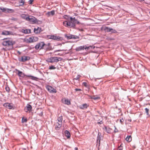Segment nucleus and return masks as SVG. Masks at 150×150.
Returning <instances> with one entry per match:
<instances>
[{
	"mask_svg": "<svg viewBox=\"0 0 150 150\" xmlns=\"http://www.w3.org/2000/svg\"><path fill=\"white\" fill-rule=\"evenodd\" d=\"M23 149H24V150L26 149H25V148H24H24H23Z\"/></svg>",
	"mask_w": 150,
	"mask_h": 150,
	"instance_id": "obj_58",
	"label": "nucleus"
},
{
	"mask_svg": "<svg viewBox=\"0 0 150 150\" xmlns=\"http://www.w3.org/2000/svg\"><path fill=\"white\" fill-rule=\"evenodd\" d=\"M21 31L22 33L25 34H28L31 33V30L29 29H22Z\"/></svg>",
	"mask_w": 150,
	"mask_h": 150,
	"instance_id": "obj_19",
	"label": "nucleus"
},
{
	"mask_svg": "<svg viewBox=\"0 0 150 150\" xmlns=\"http://www.w3.org/2000/svg\"><path fill=\"white\" fill-rule=\"evenodd\" d=\"M30 59V57H29L24 56L21 57V59L19 60V61L22 62H25L29 60Z\"/></svg>",
	"mask_w": 150,
	"mask_h": 150,
	"instance_id": "obj_13",
	"label": "nucleus"
},
{
	"mask_svg": "<svg viewBox=\"0 0 150 150\" xmlns=\"http://www.w3.org/2000/svg\"><path fill=\"white\" fill-rule=\"evenodd\" d=\"M48 38L50 39L59 41L61 40V37H57L54 35H50L49 36Z\"/></svg>",
	"mask_w": 150,
	"mask_h": 150,
	"instance_id": "obj_12",
	"label": "nucleus"
},
{
	"mask_svg": "<svg viewBox=\"0 0 150 150\" xmlns=\"http://www.w3.org/2000/svg\"><path fill=\"white\" fill-rule=\"evenodd\" d=\"M128 142H130L132 140V137L131 136H127L125 139Z\"/></svg>",
	"mask_w": 150,
	"mask_h": 150,
	"instance_id": "obj_26",
	"label": "nucleus"
},
{
	"mask_svg": "<svg viewBox=\"0 0 150 150\" xmlns=\"http://www.w3.org/2000/svg\"><path fill=\"white\" fill-rule=\"evenodd\" d=\"M39 44L40 46V49H42L43 47L45 45L43 42H40V43H39Z\"/></svg>",
	"mask_w": 150,
	"mask_h": 150,
	"instance_id": "obj_28",
	"label": "nucleus"
},
{
	"mask_svg": "<svg viewBox=\"0 0 150 150\" xmlns=\"http://www.w3.org/2000/svg\"><path fill=\"white\" fill-rule=\"evenodd\" d=\"M15 70L18 71V73L17 74V75L19 77H24L25 76L26 77H30L31 79L33 80H36L37 79H38V78L37 77H35L33 76H32L30 75H25L24 73H23L22 72L17 69H16Z\"/></svg>",
	"mask_w": 150,
	"mask_h": 150,
	"instance_id": "obj_1",
	"label": "nucleus"
},
{
	"mask_svg": "<svg viewBox=\"0 0 150 150\" xmlns=\"http://www.w3.org/2000/svg\"><path fill=\"white\" fill-rule=\"evenodd\" d=\"M26 20L29 21L32 24H34L38 22L36 18L31 16H28V18H26Z\"/></svg>",
	"mask_w": 150,
	"mask_h": 150,
	"instance_id": "obj_5",
	"label": "nucleus"
},
{
	"mask_svg": "<svg viewBox=\"0 0 150 150\" xmlns=\"http://www.w3.org/2000/svg\"><path fill=\"white\" fill-rule=\"evenodd\" d=\"M106 132L108 133H109V134L110 133H111V129L109 127H108L107 130L106 131Z\"/></svg>",
	"mask_w": 150,
	"mask_h": 150,
	"instance_id": "obj_35",
	"label": "nucleus"
},
{
	"mask_svg": "<svg viewBox=\"0 0 150 150\" xmlns=\"http://www.w3.org/2000/svg\"><path fill=\"white\" fill-rule=\"evenodd\" d=\"M104 30L107 32H110L111 31V28H109L108 27H105L104 28Z\"/></svg>",
	"mask_w": 150,
	"mask_h": 150,
	"instance_id": "obj_25",
	"label": "nucleus"
},
{
	"mask_svg": "<svg viewBox=\"0 0 150 150\" xmlns=\"http://www.w3.org/2000/svg\"><path fill=\"white\" fill-rule=\"evenodd\" d=\"M62 116H60L57 119V120L58 121V122H61V123H62Z\"/></svg>",
	"mask_w": 150,
	"mask_h": 150,
	"instance_id": "obj_29",
	"label": "nucleus"
},
{
	"mask_svg": "<svg viewBox=\"0 0 150 150\" xmlns=\"http://www.w3.org/2000/svg\"><path fill=\"white\" fill-rule=\"evenodd\" d=\"M124 121V120L123 118H122L120 120V122L121 124H122V123Z\"/></svg>",
	"mask_w": 150,
	"mask_h": 150,
	"instance_id": "obj_45",
	"label": "nucleus"
},
{
	"mask_svg": "<svg viewBox=\"0 0 150 150\" xmlns=\"http://www.w3.org/2000/svg\"><path fill=\"white\" fill-rule=\"evenodd\" d=\"M69 23L70 25H69V27L74 29H76V24H79L80 23L79 22L75 19V18H72V17L70 18V21H69Z\"/></svg>",
	"mask_w": 150,
	"mask_h": 150,
	"instance_id": "obj_2",
	"label": "nucleus"
},
{
	"mask_svg": "<svg viewBox=\"0 0 150 150\" xmlns=\"http://www.w3.org/2000/svg\"><path fill=\"white\" fill-rule=\"evenodd\" d=\"M27 121V120L26 118H24V117H23L22 118V123H25Z\"/></svg>",
	"mask_w": 150,
	"mask_h": 150,
	"instance_id": "obj_34",
	"label": "nucleus"
},
{
	"mask_svg": "<svg viewBox=\"0 0 150 150\" xmlns=\"http://www.w3.org/2000/svg\"><path fill=\"white\" fill-rule=\"evenodd\" d=\"M62 58L60 57H51L48 59V62L51 63L54 62H57L59 61H61Z\"/></svg>",
	"mask_w": 150,
	"mask_h": 150,
	"instance_id": "obj_4",
	"label": "nucleus"
},
{
	"mask_svg": "<svg viewBox=\"0 0 150 150\" xmlns=\"http://www.w3.org/2000/svg\"><path fill=\"white\" fill-rule=\"evenodd\" d=\"M60 54H55V55H59Z\"/></svg>",
	"mask_w": 150,
	"mask_h": 150,
	"instance_id": "obj_55",
	"label": "nucleus"
},
{
	"mask_svg": "<svg viewBox=\"0 0 150 150\" xmlns=\"http://www.w3.org/2000/svg\"><path fill=\"white\" fill-rule=\"evenodd\" d=\"M34 0H29L28 1L29 4H32Z\"/></svg>",
	"mask_w": 150,
	"mask_h": 150,
	"instance_id": "obj_42",
	"label": "nucleus"
},
{
	"mask_svg": "<svg viewBox=\"0 0 150 150\" xmlns=\"http://www.w3.org/2000/svg\"><path fill=\"white\" fill-rule=\"evenodd\" d=\"M0 9L2 11V12L7 13H12L14 12V10L11 9L0 7Z\"/></svg>",
	"mask_w": 150,
	"mask_h": 150,
	"instance_id": "obj_6",
	"label": "nucleus"
},
{
	"mask_svg": "<svg viewBox=\"0 0 150 150\" xmlns=\"http://www.w3.org/2000/svg\"><path fill=\"white\" fill-rule=\"evenodd\" d=\"M33 39V37L32 36L26 39L25 40V41L27 43H30L31 42H34Z\"/></svg>",
	"mask_w": 150,
	"mask_h": 150,
	"instance_id": "obj_15",
	"label": "nucleus"
},
{
	"mask_svg": "<svg viewBox=\"0 0 150 150\" xmlns=\"http://www.w3.org/2000/svg\"><path fill=\"white\" fill-rule=\"evenodd\" d=\"M65 37L66 38L68 39H76L79 38L78 36L75 35H73L71 34H68L65 35Z\"/></svg>",
	"mask_w": 150,
	"mask_h": 150,
	"instance_id": "obj_8",
	"label": "nucleus"
},
{
	"mask_svg": "<svg viewBox=\"0 0 150 150\" xmlns=\"http://www.w3.org/2000/svg\"><path fill=\"white\" fill-rule=\"evenodd\" d=\"M121 144L120 146L118 147L117 150H122V148L121 146Z\"/></svg>",
	"mask_w": 150,
	"mask_h": 150,
	"instance_id": "obj_43",
	"label": "nucleus"
},
{
	"mask_svg": "<svg viewBox=\"0 0 150 150\" xmlns=\"http://www.w3.org/2000/svg\"><path fill=\"white\" fill-rule=\"evenodd\" d=\"M69 21H65L63 22V25L67 27H69Z\"/></svg>",
	"mask_w": 150,
	"mask_h": 150,
	"instance_id": "obj_24",
	"label": "nucleus"
},
{
	"mask_svg": "<svg viewBox=\"0 0 150 150\" xmlns=\"http://www.w3.org/2000/svg\"><path fill=\"white\" fill-rule=\"evenodd\" d=\"M112 33H117V31L114 29H113L112 28H111V31Z\"/></svg>",
	"mask_w": 150,
	"mask_h": 150,
	"instance_id": "obj_38",
	"label": "nucleus"
},
{
	"mask_svg": "<svg viewBox=\"0 0 150 150\" xmlns=\"http://www.w3.org/2000/svg\"><path fill=\"white\" fill-rule=\"evenodd\" d=\"M38 38L37 37H33V39L34 42L37 41L38 40Z\"/></svg>",
	"mask_w": 150,
	"mask_h": 150,
	"instance_id": "obj_40",
	"label": "nucleus"
},
{
	"mask_svg": "<svg viewBox=\"0 0 150 150\" xmlns=\"http://www.w3.org/2000/svg\"><path fill=\"white\" fill-rule=\"evenodd\" d=\"M140 1H144V0H140Z\"/></svg>",
	"mask_w": 150,
	"mask_h": 150,
	"instance_id": "obj_54",
	"label": "nucleus"
},
{
	"mask_svg": "<svg viewBox=\"0 0 150 150\" xmlns=\"http://www.w3.org/2000/svg\"><path fill=\"white\" fill-rule=\"evenodd\" d=\"M65 136L67 137V138H69L70 137L71 135L69 131L67 130H66L64 132Z\"/></svg>",
	"mask_w": 150,
	"mask_h": 150,
	"instance_id": "obj_21",
	"label": "nucleus"
},
{
	"mask_svg": "<svg viewBox=\"0 0 150 150\" xmlns=\"http://www.w3.org/2000/svg\"><path fill=\"white\" fill-rule=\"evenodd\" d=\"M108 128V127H106V126H105L103 128V129L105 130L106 131L107 130V129Z\"/></svg>",
	"mask_w": 150,
	"mask_h": 150,
	"instance_id": "obj_46",
	"label": "nucleus"
},
{
	"mask_svg": "<svg viewBox=\"0 0 150 150\" xmlns=\"http://www.w3.org/2000/svg\"><path fill=\"white\" fill-rule=\"evenodd\" d=\"M93 88H95V89H96V88L95 87H93Z\"/></svg>",
	"mask_w": 150,
	"mask_h": 150,
	"instance_id": "obj_57",
	"label": "nucleus"
},
{
	"mask_svg": "<svg viewBox=\"0 0 150 150\" xmlns=\"http://www.w3.org/2000/svg\"><path fill=\"white\" fill-rule=\"evenodd\" d=\"M46 89L50 93H55L57 92V91L54 88L50 86H47Z\"/></svg>",
	"mask_w": 150,
	"mask_h": 150,
	"instance_id": "obj_7",
	"label": "nucleus"
},
{
	"mask_svg": "<svg viewBox=\"0 0 150 150\" xmlns=\"http://www.w3.org/2000/svg\"><path fill=\"white\" fill-rule=\"evenodd\" d=\"M75 91H81V89H80L77 88H75Z\"/></svg>",
	"mask_w": 150,
	"mask_h": 150,
	"instance_id": "obj_47",
	"label": "nucleus"
},
{
	"mask_svg": "<svg viewBox=\"0 0 150 150\" xmlns=\"http://www.w3.org/2000/svg\"><path fill=\"white\" fill-rule=\"evenodd\" d=\"M95 47L94 46H88V47H86V46L85 48V50H88V49H90V48L91 49H94Z\"/></svg>",
	"mask_w": 150,
	"mask_h": 150,
	"instance_id": "obj_30",
	"label": "nucleus"
},
{
	"mask_svg": "<svg viewBox=\"0 0 150 150\" xmlns=\"http://www.w3.org/2000/svg\"><path fill=\"white\" fill-rule=\"evenodd\" d=\"M79 75H78L76 78H75L74 79H76V80H77V79H78L79 78Z\"/></svg>",
	"mask_w": 150,
	"mask_h": 150,
	"instance_id": "obj_51",
	"label": "nucleus"
},
{
	"mask_svg": "<svg viewBox=\"0 0 150 150\" xmlns=\"http://www.w3.org/2000/svg\"><path fill=\"white\" fill-rule=\"evenodd\" d=\"M5 89L6 90V91L8 92H9L10 91V88L8 86H6Z\"/></svg>",
	"mask_w": 150,
	"mask_h": 150,
	"instance_id": "obj_37",
	"label": "nucleus"
},
{
	"mask_svg": "<svg viewBox=\"0 0 150 150\" xmlns=\"http://www.w3.org/2000/svg\"><path fill=\"white\" fill-rule=\"evenodd\" d=\"M118 132V130L116 129V127H115V129L114 130V132Z\"/></svg>",
	"mask_w": 150,
	"mask_h": 150,
	"instance_id": "obj_52",
	"label": "nucleus"
},
{
	"mask_svg": "<svg viewBox=\"0 0 150 150\" xmlns=\"http://www.w3.org/2000/svg\"><path fill=\"white\" fill-rule=\"evenodd\" d=\"M62 125V123L61 122H57L56 125L55 129L56 130H59Z\"/></svg>",
	"mask_w": 150,
	"mask_h": 150,
	"instance_id": "obj_16",
	"label": "nucleus"
},
{
	"mask_svg": "<svg viewBox=\"0 0 150 150\" xmlns=\"http://www.w3.org/2000/svg\"><path fill=\"white\" fill-rule=\"evenodd\" d=\"M63 17V18L67 20H69V19L70 20V18L71 17L67 15H64Z\"/></svg>",
	"mask_w": 150,
	"mask_h": 150,
	"instance_id": "obj_31",
	"label": "nucleus"
},
{
	"mask_svg": "<svg viewBox=\"0 0 150 150\" xmlns=\"http://www.w3.org/2000/svg\"><path fill=\"white\" fill-rule=\"evenodd\" d=\"M14 42L12 40L6 39L2 42V45L5 46H8L10 47V48H13V45L14 44Z\"/></svg>",
	"mask_w": 150,
	"mask_h": 150,
	"instance_id": "obj_3",
	"label": "nucleus"
},
{
	"mask_svg": "<svg viewBox=\"0 0 150 150\" xmlns=\"http://www.w3.org/2000/svg\"><path fill=\"white\" fill-rule=\"evenodd\" d=\"M32 107L31 105L27 104L26 107L24 108V110L26 112H30L31 111Z\"/></svg>",
	"mask_w": 150,
	"mask_h": 150,
	"instance_id": "obj_11",
	"label": "nucleus"
},
{
	"mask_svg": "<svg viewBox=\"0 0 150 150\" xmlns=\"http://www.w3.org/2000/svg\"><path fill=\"white\" fill-rule=\"evenodd\" d=\"M101 134L99 132L98 133L97 139V144L96 146L98 147V149H99V147L100 146V141L101 139Z\"/></svg>",
	"mask_w": 150,
	"mask_h": 150,
	"instance_id": "obj_10",
	"label": "nucleus"
},
{
	"mask_svg": "<svg viewBox=\"0 0 150 150\" xmlns=\"http://www.w3.org/2000/svg\"><path fill=\"white\" fill-rule=\"evenodd\" d=\"M88 106V105L87 104L85 103L80 106L79 108L81 109H84L87 108Z\"/></svg>",
	"mask_w": 150,
	"mask_h": 150,
	"instance_id": "obj_20",
	"label": "nucleus"
},
{
	"mask_svg": "<svg viewBox=\"0 0 150 150\" xmlns=\"http://www.w3.org/2000/svg\"><path fill=\"white\" fill-rule=\"evenodd\" d=\"M11 32L4 30L2 32L1 34L2 35H8L11 34Z\"/></svg>",
	"mask_w": 150,
	"mask_h": 150,
	"instance_id": "obj_22",
	"label": "nucleus"
},
{
	"mask_svg": "<svg viewBox=\"0 0 150 150\" xmlns=\"http://www.w3.org/2000/svg\"><path fill=\"white\" fill-rule=\"evenodd\" d=\"M75 150H78V148L77 147H75L74 149Z\"/></svg>",
	"mask_w": 150,
	"mask_h": 150,
	"instance_id": "obj_53",
	"label": "nucleus"
},
{
	"mask_svg": "<svg viewBox=\"0 0 150 150\" xmlns=\"http://www.w3.org/2000/svg\"><path fill=\"white\" fill-rule=\"evenodd\" d=\"M18 2L20 4L19 6H23L24 4V1L23 0H18Z\"/></svg>",
	"mask_w": 150,
	"mask_h": 150,
	"instance_id": "obj_23",
	"label": "nucleus"
},
{
	"mask_svg": "<svg viewBox=\"0 0 150 150\" xmlns=\"http://www.w3.org/2000/svg\"><path fill=\"white\" fill-rule=\"evenodd\" d=\"M86 47V45H84L83 46H80L78 47H77L76 48V51H80L82 50H84V49H85V48Z\"/></svg>",
	"mask_w": 150,
	"mask_h": 150,
	"instance_id": "obj_18",
	"label": "nucleus"
},
{
	"mask_svg": "<svg viewBox=\"0 0 150 150\" xmlns=\"http://www.w3.org/2000/svg\"><path fill=\"white\" fill-rule=\"evenodd\" d=\"M149 29H150V27H149Z\"/></svg>",
	"mask_w": 150,
	"mask_h": 150,
	"instance_id": "obj_60",
	"label": "nucleus"
},
{
	"mask_svg": "<svg viewBox=\"0 0 150 150\" xmlns=\"http://www.w3.org/2000/svg\"><path fill=\"white\" fill-rule=\"evenodd\" d=\"M83 86H84L85 87H87V83L86 82H83Z\"/></svg>",
	"mask_w": 150,
	"mask_h": 150,
	"instance_id": "obj_44",
	"label": "nucleus"
},
{
	"mask_svg": "<svg viewBox=\"0 0 150 150\" xmlns=\"http://www.w3.org/2000/svg\"><path fill=\"white\" fill-rule=\"evenodd\" d=\"M149 14H150V11H149Z\"/></svg>",
	"mask_w": 150,
	"mask_h": 150,
	"instance_id": "obj_59",
	"label": "nucleus"
},
{
	"mask_svg": "<svg viewBox=\"0 0 150 150\" xmlns=\"http://www.w3.org/2000/svg\"><path fill=\"white\" fill-rule=\"evenodd\" d=\"M34 31L35 33L38 34L40 33L42 31V30L41 28L38 27L37 28H34Z\"/></svg>",
	"mask_w": 150,
	"mask_h": 150,
	"instance_id": "obj_14",
	"label": "nucleus"
},
{
	"mask_svg": "<svg viewBox=\"0 0 150 150\" xmlns=\"http://www.w3.org/2000/svg\"><path fill=\"white\" fill-rule=\"evenodd\" d=\"M22 17L23 19H25L26 20V18H28V16H27L25 15H23L21 16Z\"/></svg>",
	"mask_w": 150,
	"mask_h": 150,
	"instance_id": "obj_39",
	"label": "nucleus"
},
{
	"mask_svg": "<svg viewBox=\"0 0 150 150\" xmlns=\"http://www.w3.org/2000/svg\"><path fill=\"white\" fill-rule=\"evenodd\" d=\"M55 14V11L54 10H52L48 12L47 13L46 15L48 17H49L51 16H53Z\"/></svg>",
	"mask_w": 150,
	"mask_h": 150,
	"instance_id": "obj_17",
	"label": "nucleus"
},
{
	"mask_svg": "<svg viewBox=\"0 0 150 150\" xmlns=\"http://www.w3.org/2000/svg\"><path fill=\"white\" fill-rule=\"evenodd\" d=\"M91 98L92 99H93L94 100H97L100 98L99 97L93 96H90Z\"/></svg>",
	"mask_w": 150,
	"mask_h": 150,
	"instance_id": "obj_27",
	"label": "nucleus"
},
{
	"mask_svg": "<svg viewBox=\"0 0 150 150\" xmlns=\"http://www.w3.org/2000/svg\"><path fill=\"white\" fill-rule=\"evenodd\" d=\"M35 47L36 50L40 49V46L39 43L35 45Z\"/></svg>",
	"mask_w": 150,
	"mask_h": 150,
	"instance_id": "obj_32",
	"label": "nucleus"
},
{
	"mask_svg": "<svg viewBox=\"0 0 150 150\" xmlns=\"http://www.w3.org/2000/svg\"><path fill=\"white\" fill-rule=\"evenodd\" d=\"M145 112L147 115H149V109L147 108H146L145 109Z\"/></svg>",
	"mask_w": 150,
	"mask_h": 150,
	"instance_id": "obj_41",
	"label": "nucleus"
},
{
	"mask_svg": "<svg viewBox=\"0 0 150 150\" xmlns=\"http://www.w3.org/2000/svg\"><path fill=\"white\" fill-rule=\"evenodd\" d=\"M56 68L54 66L51 65L49 68V69L52 70V69H54Z\"/></svg>",
	"mask_w": 150,
	"mask_h": 150,
	"instance_id": "obj_36",
	"label": "nucleus"
},
{
	"mask_svg": "<svg viewBox=\"0 0 150 150\" xmlns=\"http://www.w3.org/2000/svg\"><path fill=\"white\" fill-rule=\"evenodd\" d=\"M11 19L12 20H14V21H16L17 20V19L16 18H12Z\"/></svg>",
	"mask_w": 150,
	"mask_h": 150,
	"instance_id": "obj_49",
	"label": "nucleus"
},
{
	"mask_svg": "<svg viewBox=\"0 0 150 150\" xmlns=\"http://www.w3.org/2000/svg\"><path fill=\"white\" fill-rule=\"evenodd\" d=\"M65 104L68 105H70L71 104L70 101L68 99L65 100Z\"/></svg>",
	"mask_w": 150,
	"mask_h": 150,
	"instance_id": "obj_33",
	"label": "nucleus"
},
{
	"mask_svg": "<svg viewBox=\"0 0 150 150\" xmlns=\"http://www.w3.org/2000/svg\"><path fill=\"white\" fill-rule=\"evenodd\" d=\"M103 123V122L102 121H100V122H98L97 123L98 124H101Z\"/></svg>",
	"mask_w": 150,
	"mask_h": 150,
	"instance_id": "obj_48",
	"label": "nucleus"
},
{
	"mask_svg": "<svg viewBox=\"0 0 150 150\" xmlns=\"http://www.w3.org/2000/svg\"><path fill=\"white\" fill-rule=\"evenodd\" d=\"M3 106L10 109L13 110L14 109L15 107L13 105H12L11 103H6L4 104Z\"/></svg>",
	"mask_w": 150,
	"mask_h": 150,
	"instance_id": "obj_9",
	"label": "nucleus"
},
{
	"mask_svg": "<svg viewBox=\"0 0 150 150\" xmlns=\"http://www.w3.org/2000/svg\"><path fill=\"white\" fill-rule=\"evenodd\" d=\"M62 50H56L55 51H54V52H60L61 51H62Z\"/></svg>",
	"mask_w": 150,
	"mask_h": 150,
	"instance_id": "obj_50",
	"label": "nucleus"
},
{
	"mask_svg": "<svg viewBox=\"0 0 150 150\" xmlns=\"http://www.w3.org/2000/svg\"><path fill=\"white\" fill-rule=\"evenodd\" d=\"M41 114L42 115L43 114V112H41Z\"/></svg>",
	"mask_w": 150,
	"mask_h": 150,
	"instance_id": "obj_56",
	"label": "nucleus"
}]
</instances>
